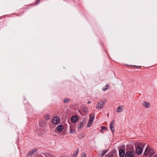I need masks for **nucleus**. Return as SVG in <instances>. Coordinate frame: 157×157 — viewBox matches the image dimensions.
Here are the masks:
<instances>
[{
	"instance_id": "obj_6",
	"label": "nucleus",
	"mask_w": 157,
	"mask_h": 157,
	"mask_svg": "<svg viewBox=\"0 0 157 157\" xmlns=\"http://www.w3.org/2000/svg\"><path fill=\"white\" fill-rule=\"evenodd\" d=\"M52 121L54 124H58L60 120L58 117H55L53 118Z\"/></svg>"
},
{
	"instance_id": "obj_3",
	"label": "nucleus",
	"mask_w": 157,
	"mask_h": 157,
	"mask_svg": "<svg viewBox=\"0 0 157 157\" xmlns=\"http://www.w3.org/2000/svg\"><path fill=\"white\" fill-rule=\"evenodd\" d=\"M105 101H101L98 102V106L96 107L98 109L102 108L103 107L104 105L105 104Z\"/></svg>"
},
{
	"instance_id": "obj_25",
	"label": "nucleus",
	"mask_w": 157,
	"mask_h": 157,
	"mask_svg": "<svg viewBox=\"0 0 157 157\" xmlns=\"http://www.w3.org/2000/svg\"><path fill=\"white\" fill-rule=\"evenodd\" d=\"M103 129H101L100 130V132H103Z\"/></svg>"
},
{
	"instance_id": "obj_28",
	"label": "nucleus",
	"mask_w": 157,
	"mask_h": 157,
	"mask_svg": "<svg viewBox=\"0 0 157 157\" xmlns=\"http://www.w3.org/2000/svg\"><path fill=\"white\" fill-rule=\"evenodd\" d=\"M82 157H86V156L85 155H84L83 156H82Z\"/></svg>"
},
{
	"instance_id": "obj_1",
	"label": "nucleus",
	"mask_w": 157,
	"mask_h": 157,
	"mask_svg": "<svg viewBox=\"0 0 157 157\" xmlns=\"http://www.w3.org/2000/svg\"><path fill=\"white\" fill-rule=\"evenodd\" d=\"M154 153V150L149 146H147L144 152V155L151 156Z\"/></svg>"
},
{
	"instance_id": "obj_20",
	"label": "nucleus",
	"mask_w": 157,
	"mask_h": 157,
	"mask_svg": "<svg viewBox=\"0 0 157 157\" xmlns=\"http://www.w3.org/2000/svg\"><path fill=\"white\" fill-rule=\"evenodd\" d=\"M50 116L48 115L45 116V118L46 120L48 121L50 119Z\"/></svg>"
},
{
	"instance_id": "obj_8",
	"label": "nucleus",
	"mask_w": 157,
	"mask_h": 157,
	"mask_svg": "<svg viewBox=\"0 0 157 157\" xmlns=\"http://www.w3.org/2000/svg\"><path fill=\"white\" fill-rule=\"evenodd\" d=\"M143 105L146 108H149L151 106V104L148 102L144 101L143 103Z\"/></svg>"
},
{
	"instance_id": "obj_24",
	"label": "nucleus",
	"mask_w": 157,
	"mask_h": 157,
	"mask_svg": "<svg viewBox=\"0 0 157 157\" xmlns=\"http://www.w3.org/2000/svg\"><path fill=\"white\" fill-rule=\"evenodd\" d=\"M106 157H113V156L110 155H108L107 156H106Z\"/></svg>"
},
{
	"instance_id": "obj_19",
	"label": "nucleus",
	"mask_w": 157,
	"mask_h": 157,
	"mask_svg": "<svg viewBox=\"0 0 157 157\" xmlns=\"http://www.w3.org/2000/svg\"><path fill=\"white\" fill-rule=\"evenodd\" d=\"M83 127V124L82 122H80L79 123V124L78 126V127L79 128H81Z\"/></svg>"
},
{
	"instance_id": "obj_7",
	"label": "nucleus",
	"mask_w": 157,
	"mask_h": 157,
	"mask_svg": "<svg viewBox=\"0 0 157 157\" xmlns=\"http://www.w3.org/2000/svg\"><path fill=\"white\" fill-rule=\"evenodd\" d=\"M114 120H113L111 122L110 124V129H111V130L112 132H114Z\"/></svg>"
},
{
	"instance_id": "obj_22",
	"label": "nucleus",
	"mask_w": 157,
	"mask_h": 157,
	"mask_svg": "<svg viewBox=\"0 0 157 157\" xmlns=\"http://www.w3.org/2000/svg\"><path fill=\"white\" fill-rule=\"evenodd\" d=\"M101 128L103 130H105L107 129V128L105 126H101Z\"/></svg>"
},
{
	"instance_id": "obj_17",
	"label": "nucleus",
	"mask_w": 157,
	"mask_h": 157,
	"mask_svg": "<svg viewBox=\"0 0 157 157\" xmlns=\"http://www.w3.org/2000/svg\"><path fill=\"white\" fill-rule=\"evenodd\" d=\"M70 101V100L67 98H65L63 100V102L65 103H67Z\"/></svg>"
},
{
	"instance_id": "obj_2",
	"label": "nucleus",
	"mask_w": 157,
	"mask_h": 157,
	"mask_svg": "<svg viewBox=\"0 0 157 157\" xmlns=\"http://www.w3.org/2000/svg\"><path fill=\"white\" fill-rule=\"evenodd\" d=\"M90 118L89 122H88L87 125L88 127H90L91 125V124L92 123L93 121L94 118V113H92L90 115Z\"/></svg>"
},
{
	"instance_id": "obj_18",
	"label": "nucleus",
	"mask_w": 157,
	"mask_h": 157,
	"mask_svg": "<svg viewBox=\"0 0 157 157\" xmlns=\"http://www.w3.org/2000/svg\"><path fill=\"white\" fill-rule=\"evenodd\" d=\"M82 110L85 113H87L89 111L88 108L86 107L83 108Z\"/></svg>"
},
{
	"instance_id": "obj_31",
	"label": "nucleus",
	"mask_w": 157,
	"mask_h": 157,
	"mask_svg": "<svg viewBox=\"0 0 157 157\" xmlns=\"http://www.w3.org/2000/svg\"><path fill=\"white\" fill-rule=\"evenodd\" d=\"M134 67H138V66H134Z\"/></svg>"
},
{
	"instance_id": "obj_10",
	"label": "nucleus",
	"mask_w": 157,
	"mask_h": 157,
	"mask_svg": "<svg viewBox=\"0 0 157 157\" xmlns=\"http://www.w3.org/2000/svg\"><path fill=\"white\" fill-rule=\"evenodd\" d=\"M37 150L36 148L33 149V150L29 151L28 153L27 156H29L31 155H32V154H34V153L36 152V151Z\"/></svg>"
},
{
	"instance_id": "obj_30",
	"label": "nucleus",
	"mask_w": 157,
	"mask_h": 157,
	"mask_svg": "<svg viewBox=\"0 0 157 157\" xmlns=\"http://www.w3.org/2000/svg\"><path fill=\"white\" fill-rule=\"evenodd\" d=\"M83 154L84 155H85V153H84L83 154H82V155H83Z\"/></svg>"
},
{
	"instance_id": "obj_13",
	"label": "nucleus",
	"mask_w": 157,
	"mask_h": 157,
	"mask_svg": "<svg viewBox=\"0 0 157 157\" xmlns=\"http://www.w3.org/2000/svg\"><path fill=\"white\" fill-rule=\"evenodd\" d=\"M75 130V128L73 126L71 125L70 126V133H73L74 132Z\"/></svg>"
},
{
	"instance_id": "obj_16",
	"label": "nucleus",
	"mask_w": 157,
	"mask_h": 157,
	"mask_svg": "<svg viewBox=\"0 0 157 157\" xmlns=\"http://www.w3.org/2000/svg\"><path fill=\"white\" fill-rule=\"evenodd\" d=\"M79 151V149H77L76 150L74 151V154H73V156H76L78 154V152Z\"/></svg>"
},
{
	"instance_id": "obj_11",
	"label": "nucleus",
	"mask_w": 157,
	"mask_h": 157,
	"mask_svg": "<svg viewBox=\"0 0 157 157\" xmlns=\"http://www.w3.org/2000/svg\"><path fill=\"white\" fill-rule=\"evenodd\" d=\"M119 154L120 157H123L125 154V151L124 150L122 149H121L120 150L119 152Z\"/></svg>"
},
{
	"instance_id": "obj_15",
	"label": "nucleus",
	"mask_w": 157,
	"mask_h": 157,
	"mask_svg": "<svg viewBox=\"0 0 157 157\" xmlns=\"http://www.w3.org/2000/svg\"><path fill=\"white\" fill-rule=\"evenodd\" d=\"M109 84H107L106 85V86L104 87L102 89V90L104 91H105L107 90L108 88L109 87Z\"/></svg>"
},
{
	"instance_id": "obj_29",
	"label": "nucleus",
	"mask_w": 157,
	"mask_h": 157,
	"mask_svg": "<svg viewBox=\"0 0 157 157\" xmlns=\"http://www.w3.org/2000/svg\"><path fill=\"white\" fill-rule=\"evenodd\" d=\"M43 123L44 124H45V122H44V121L43 122Z\"/></svg>"
},
{
	"instance_id": "obj_21",
	"label": "nucleus",
	"mask_w": 157,
	"mask_h": 157,
	"mask_svg": "<svg viewBox=\"0 0 157 157\" xmlns=\"http://www.w3.org/2000/svg\"><path fill=\"white\" fill-rule=\"evenodd\" d=\"M107 152V151L103 150L102 151V153H101V156H103Z\"/></svg>"
},
{
	"instance_id": "obj_9",
	"label": "nucleus",
	"mask_w": 157,
	"mask_h": 157,
	"mask_svg": "<svg viewBox=\"0 0 157 157\" xmlns=\"http://www.w3.org/2000/svg\"><path fill=\"white\" fill-rule=\"evenodd\" d=\"M78 118L76 116H73L71 117L70 120L72 122L75 123L78 121Z\"/></svg>"
},
{
	"instance_id": "obj_12",
	"label": "nucleus",
	"mask_w": 157,
	"mask_h": 157,
	"mask_svg": "<svg viewBox=\"0 0 157 157\" xmlns=\"http://www.w3.org/2000/svg\"><path fill=\"white\" fill-rule=\"evenodd\" d=\"M56 129L58 132H61L63 130V127L62 125H59L57 127Z\"/></svg>"
},
{
	"instance_id": "obj_27",
	"label": "nucleus",
	"mask_w": 157,
	"mask_h": 157,
	"mask_svg": "<svg viewBox=\"0 0 157 157\" xmlns=\"http://www.w3.org/2000/svg\"><path fill=\"white\" fill-rule=\"evenodd\" d=\"M154 157H157V155H155Z\"/></svg>"
},
{
	"instance_id": "obj_26",
	"label": "nucleus",
	"mask_w": 157,
	"mask_h": 157,
	"mask_svg": "<svg viewBox=\"0 0 157 157\" xmlns=\"http://www.w3.org/2000/svg\"><path fill=\"white\" fill-rule=\"evenodd\" d=\"M87 103H88V104H90V101H88V102Z\"/></svg>"
},
{
	"instance_id": "obj_14",
	"label": "nucleus",
	"mask_w": 157,
	"mask_h": 157,
	"mask_svg": "<svg viewBox=\"0 0 157 157\" xmlns=\"http://www.w3.org/2000/svg\"><path fill=\"white\" fill-rule=\"evenodd\" d=\"M123 106H119L118 107V109H117V112H121L122 111Z\"/></svg>"
},
{
	"instance_id": "obj_5",
	"label": "nucleus",
	"mask_w": 157,
	"mask_h": 157,
	"mask_svg": "<svg viewBox=\"0 0 157 157\" xmlns=\"http://www.w3.org/2000/svg\"><path fill=\"white\" fill-rule=\"evenodd\" d=\"M143 151V148L140 146H138L136 148V153L137 155H141Z\"/></svg>"
},
{
	"instance_id": "obj_4",
	"label": "nucleus",
	"mask_w": 157,
	"mask_h": 157,
	"mask_svg": "<svg viewBox=\"0 0 157 157\" xmlns=\"http://www.w3.org/2000/svg\"><path fill=\"white\" fill-rule=\"evenodd\" d=\"M135 154L133 151L127 152L125 155V157H134Z\"/></svg>"
},
{
	"instance_id": "obj_23",
	"label": "nucleus",
	"mask_w": 157,
	"mask_h": 157,
	"mask_svg": "<svg viewBox=\"0 0 157 157\" xmlns=\"http://www.w3.org/2000/svg\"><path fill=\"white\" fill-rule=\"evenodd\" d=\"M41 123H42L41 122H40L39 123V125H40V127H43V125H42V124H41Z\"/></svg>"
}]
</instances>
